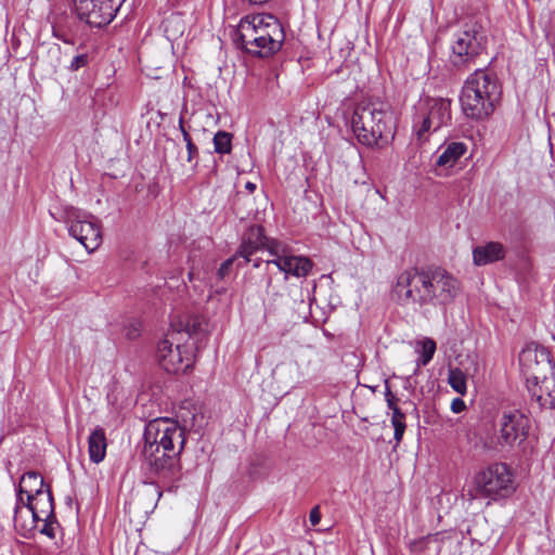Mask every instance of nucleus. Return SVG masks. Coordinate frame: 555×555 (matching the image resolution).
Masks as SVG:
<instances>
[{
    "instance_id": "4",
    "label": "nucleus",
    "mask_w": 555,
    "mask_h": 555,
    "mask_svg": "<svg viewBox=\"0 0 555 555\" xmlns=\"http://www.w3.org/2000/svg\"><path fill=\"white\" fill-rule=\"evenodd\" d=\"M502 95L501 83L494 73L477 68L462 88L460 101L464 115L474 120H483L493 114Z\"/></svg>"
},
{
    "instance_id": "41",
    "label": "nucleus",
    "mask_w": 555,
    "mask_h": 555,
    "mask_svg": "<svg viewBox=\"0 0 555 555\" xmlns=\"http://www.w3.org/2000/svg\"><path fill=\"white\" fill-rule=\"evenodd\" d=\"M271 289H273V283H272V276L267 278V292L269 293Z\"/></svg>"
},
{
    "instance_id": "18",
    "label": "nucleus",
    "mask_w": 555,
    "mask_h": 555,
    "mask_svg": "<svg viewBox=\"0 0 555 555\" xmlns=\"http://www.w3.org/2000/svg\"><path fill=\"white\" fill-rule=\"evenodd\" d=\"M44 487V480L39 473L34 470L25 473L16 487L15 505L24 504L25 501L31 504V499L41 495L46 490Z\"/></svg>"
},
{
    "instance_id": "13",
    "label": "nucleus",
    "mask_w": 555,
    "mask_h": 555,
    "mask_svg": "<svg viewBox=\"0 0 555 555\" xmlns=\"http://www.w3.org/2000/svg\"><path fill=\"white\" fill-rule=\"evenodd\" d=\"M530 421L518 410L505 411L500 418V443L514 446L524 442L529 434Z\"/></svg>"
},
{
    "instance_id": "23",
    "label": "nucleus",
    "mask_w": 555,
    "mask_h": 555,
    "mask_svg": "<svg viewBox=\"0 0 555 555\" xmlns=\"http://www.w3.org/2000/svg\"><path fill=\"white\" fill-rule=\"evenodd\" d=\"M286 261L287 264L282 272L285 281L288 276L306 278L313 268V262L305 256L289 255Z\"/></svg>"
},
{
    "instance_id": "20",
    "label": "nucleus",
    "mask_w": 555,
    "mask_h": 555,
    "mask_svg": "<svg viewBox=\"0 0 555 555\" xmlns=\"http://www.w3.org/2000/svg\"><path fill=\"white\" fill-rule=\"evenodd\" d=\"M505 257V247L499 242H489L473 249V259L476 266H486L502 260Z\"/></svg>"
},
{
    "instance_id": "35",
    "label": "nucleus",
    "mask_w": 555,
    "mask_h": 555,
    "mask_svg": "<svg viewBox=\"0 0 555 555\" xmlns=\"http://www.w3.org/2000/svg\"><path fill=\"white\" fill-rule=\"evenodd\" d=\"M88 63V56L87 54H79V55H76L72 62H70V65H69V69L70 70H78L80 67H83L86 66Z\"/></svg>"
},
{
    "instance_id": "3",
    "label": "nucleus",
    "mask_w": 555,
    "mask_h": 555,
    "mask_svg": "<svg viewBox=\"0 0 555 555\" xmlns=\"http://www.w3.org/2000/svg\"><path fill=\"white\" fill-rule=\"evenodd\" d=\"M350 124L359 143L367 147H383L395 137L393 115L389 105L384 102H359L353 109Z\"/></svg>"
},
{
    "instance_id": "44",
    "label": "nucleus",
    "mask_w": 555,
    "mask_h": 555,
    "mask_svg": "<svg viewBox=\"0 0 555 555\" xmlns=\"http://www.w3.org/2000/svg\"><path fill=\"white\" fill-rule=\"evenodd\" d=\"M23 519H24V521L28 522L30 518L28 516H26V514H23Z\"/></svg>"
},
{
    "instance_id": "24",
    "label": "nucleus",
    "mask_w": 555,
    "mask_h": 555,
    "mask_svg": "<svg viewBox=\"0 0 555 555\" xmlns=\"http://www.w3.org/2000/svg\"><path fill=\"white\" fill-rule=\"evenodd\" d=\"M437 349L436 341L433 338L426 337L417 341L415 351L418 353L416 366H426L434 358Z\"/></svg>"
},
{
    "instance_id": "1",
    "label": "nucleus",
    "mask_w": 555,
    "mask_h": 555,
    "mask_svg": "<svg viewBox=\"0 0 555 555\" xmlns=\"http://www.w3.org/2000/svg\"><path fill=\"white\" fill-rule=\"evenodd\" d=\"M185 429L169 417L146 423L141 457L159 487L172 491L182 478L181 454L185 447Z\"/></svg>"
},
{
    "instance_id": "28",
    "label": "nucleus",
    "mask_w": 555,
    "mask_h": 555,
    "mask_svg": "<svg viewBox=\"0 0 555 555\" xmlns=\"http://www.w3.org/2000/svg\"><path fill=\"white\" fill-rule=\"evenodd\" d=\"M263 249H266L270 254V256H283V254H287V248L283 243L275 238H270L268 236H266Z\"/></svg>"
},
{
    "instance_id": "21",
    "label": "nucleus",
    "mask_w": 555,
    "mask_h": 555,
    "mask_svg": "<svg viewBox=\"0 0 555 555\" xmlns=\"http://www.w3.org/2000/svg\"><path fill=\"white\" fill-rule=\"evenodd\" d=\"M466 152L467 145L464 142L452 141L444 143L437 152L436 166L451 168Z\"/></svg>"
},
{
    "instance_id": "12",
    "label": "nucleus",
    "mask_w": 555,
    "mask_h": 555,
    "mask_svg": "<svg viewBox=\"0 0 555 555\" xmlns=\"http://www.w3.org/2000/svg\"><path fill=\"white\" fill-rule=\"evenodd\" d=\"M519 362L526 380H537L543 375L555 373L551 352L535 343L528 344L521 350Z\"/></svg>"
},
{
    "instance_id": "37",
    "label": "nucleus",
    "mask_w": 555,
    "mask_h": 555,
    "mask_svg": "<svg viewBox=\"0 0 555 555\" xmlns=\"http://www.w3.org/2000/svg\"><path fill=\"white\" fill-rule=\"evenodd\" d=\"M466 409L465 402L461 398H454L451 402L453 413H461Z\"/></svg>"
},
{
    "instance_id": "8",
    "label": "nucleus",
    "mask_w": 555,
    "mask_h": 555,
    "mask_svg": "<svg viewBox=\"0 0 555 555\" xmlns=\"http://www.w3.org/2000/svg\"><path fill=\"white\" fill-rule=\"evenodd\" d=\"M451 100L427 96L418 104L414 127L418 139L428 131H437L451 125Z\"/></svg>"
},
{
    "instance_id": "11",
    "label": "nucleus",
    "mask_w": 555,
    "mask_h": 555,
    "mask_svg": "<svg viewBox=\"0 0 555 555\" xmlns=\"http://www.w3.org/2000/svg\"><path fill=\"white\" fill-rule=\"evenodd\" d=\"M68 233L76 238L88 251H93L102 244L100 221L77 209L67 212Z\"/></svg>"
},
{
    "instance_id": "19",
    "label": "nucleus",
    "mask_w": 555,
    "mask_h": 555,
    "mask_svg": "<svg viewBox=\"0 0 555 555\" xmlns=\"http://www.w3.org/2000/svg\"><path fill=\"white\" fill-rule=\"evenodd\" d=\"M271 33H273V23H264L261 16L245 17L238 24L235 41L236 43H251L260 37V34L268 35Z\"/></svg>"
},
{
    "instance_id": "6",
    "label": "nucleus",
    "mask_w": 555,
    "mask_h": 555,
    "mask_svg": "<svg viewBox=\"0 0 555 555\" xmlns=\"http://www.w3.org/2000/svg\"><path fill=\"white\" fill-rule=\"evenodd\" d=\"M516 490L514 474L505 463H494L477 473L474 486L468 489L469 500L490 499L498 501L509 498Z\"/></svg>"
},
{
    "instance_id": "26",
    "label": "nucleus",
    "mask_w": 555,
    "mask_h": 555,
    "mask_svg": "<svg viewBox=\"0 0 555 555\" xmlns=\"http://www.w3.org/2000/svg\"><path fill=\"white\" fill-rule=\"evenodd\" d=\"M232 139L233 134L228 131L219 130L216 132L212 139L215 152L221 155L230 154L232 151Z\"/></svg>"
},
{
    "instance_id": "27",
    "label": "nucleus",
    "mask_w": 555,
    "mask_h": 555,
    "mask_svg": "<svg viewBox=\"0 0 555 555\" xmlns=\"http://www.w3.org/2000/svg\"><path fill=\"white\" fill-rule=\"evenodd\" d=\"M448 383L451 388L457 393L464 396L467 391L466 375L465 373L455 367L450 369L448 374Z\"/></svg>"
},
{
    "instance_id": "9",
    "label": "nucleus",
    "mask_w": 555,
    "mask_h": 555,
    "mask_svg": "<svg viewBox=\"0 0 555 555\" xmlns=\"http://www.w3.org/2000/svg\"><path fill=\"white\" fill-rule=\"evenodd\" d=\"M55 519L54 501L51 488L46 487L41 495L31 499V504L15 505L14 526L23 531H31L36 528L38 520Z\"/></svg>"
},
{
    "instance_id": "38",
    "label": "nucleus",
    "mask_w": 555,
    "mask_h": 555,
    "mask_svg": "<svg viewBox=\"0 0 555 555\" xmlns=\"http://www.w3.org/2000/svg\"><path fill=\"white\" fill-rule=\"evenodd\" d=\"M179 129H180V131L182 133L183 141L185 142V144H188L189 141H193L191 134L189 133L188 129L184 126V121H183V117L182 116L179 119Z\"/></svg>"
},
{
    "instance_id": "43",
    "label": "nucleus",
    "mask_w": 555,
    "mask_h": 555,
    "mask_svg": "<svg viewBox=\"0 0 555 555\" xmlns=\"http://www.w3.org/2000/svg\"><path fill=\"white\" fill-rule=\"evenodd\" d=\"M253 261H254V267H255V268H259V267H260V263H261V260H260V259L256 258V259H255V260H253Z\"/></svg>"
},
{
    "instance_id": "5",
    "label": "nucleus",
    "mask_w": 555,
    "mask_h": 555,
    "mask_svg": "<svg viewBox=\"0 0 555 555\" xmlns=\"http://www.w3.org/2000/svg\"><path fill=\"white\" fill-rule=\"evenodd\" d=\"M488 31L480 21L468 20L453 35L449 62L457 72L469 70L488 53Z\"/></svg>"
},
{
    "instance_id": "40",
    "label": "nucleus",
    "mask_w": 555,
    "mask_h": 555,
    "mask_svg": "<svg viewBox=\"0 0 555 555\" xmlns=\"http://www.w3.org/2000/svg\"><path fill=\"white\" fill-rule=\"evenodd\" d=\"M53 36L60 40H62L65 43H73L72 40H69L64 35L60 34L56 29H53Z\"/></svg>"
},
{
    "instance_id": "32",
    "label": "nucleus",
    "mask_w": 555,
    "mask_h": 555,
    "mask_svg": "<svg viewBox=\"0 0 555 555\" xmlns=\"http://www.w3.org/2000/svg\"><path fill=\"white\" fill-rule=\"evenodd\" d=\"M186 146V151H188V157H186V160L188 163H194V167L197 166L198 164V155H199V151H198V147L196 146V144L193 142V141H189L188 144H185Z\"/></svg>"
},
{
    "instance_id": "22",
    "label": "nucleus",
    "mask_w": 555,
    "mask_h": 555,
    "mask_svg": "<svg viewBox=\"0 0 555 555\" xmlns=\"http://www.w3.org/2000/svg\"><path fill=\"white\" fill-rule=\"evenodd\" d=\"M106 435L105 430L96 426L88 437V452L90 461L94 464L101 463L106 455Z\"/></svg>"
},
{
    "instance_id": "25",
    "label": "nucleus",
    "mask_w": 555,
    "mask_h": 555,
    "mask_svg": "<svg viewBox=\"0 0 555 555\" xmlns=\"http://www.w3.org/2000/svg\"><path fill=\"white\" fill-rule=\"evenodd\" d=\"M388 409L391 411V425L393 426L395 429L393 438L396 440V443L399 444L402 441L404 431L406 429L405 414L398 406V404Z\"/></svg>"
},
{
    "instance_id": "30",
    "label": "nucleus",
    "mask_w": 555,
    "mask_h": 555,
    "mask_svg": "<svg viewBox=\"0 0 555 555\" xmlns=\"http://www.w3.org/2000/svg\"><path fill=\"white\" fill-rule=\"evenodd\" d=\"M433 535L428 534L426 537H422L420 539L412 540L409 543V548L412 553H422L424 552L427 546L428 542L431 540Z\"/></svg>"
},
{
    "instance_id": "7",
    "label": "nucleus",
    "mask_w": 555,
    "mask_h": 555,
    "mask_svg": "<svg viewBox=\"0 0 555 555\" xmlns=\"http://www.w3.org/2000/svg\"><path fill=\"white\" fill-rule=\"evenodd\" d=\"M178 334L179 332H169L157 345V361L169 374L185 373L192 369L195 361L192 346L188 343L181 344Z\"/></svg>"
},
{
    "instance_id": "31",
    "label": "nucleus",
    "mask_w": 555,
    "mask_h": 555,
    "mask_svg": "<svg viewBox=\"0 0 555 555\" xmlns=\"http://www.w3.org/2000/svg\"><path fill=\"white\" fill-rule=\"evenodd\" d=\"M288 256H289L288 254H283V256H281V255L271 256L272 258L267 259L264 261L267 269H269V267L271 264H274L280 272H283L285 266L287 264L286 260H287Z\"/></svg>"
},
{
    "instance_id": "34",
    "label": "nucleus",
    "mask_w": 555,
    "mask_h": 555,
    "mask_svg": "<svg viewBox=\"0 0 555 555\" xmlns=\"http://www.w3.org/2000/svg\"><path fill=\"white\" fill-rule=\"evenodd\" d=\"M385 400L387 403V408H392L398 404L397 396L391 391L389 380L385 379Z\"/></svg>"
},
{
    "instance_id": "36",
    "label": "nucleus",
    "mask_w": 555,
    "mask_h": 555,
    "mask_svg": "<svg viewBox=\"0 0 555 555\" xmlns=\"http://www.w3.org/2000/svg\"><path fill=\"white\" fill-rule=\"evenodd\" d=\"M43 521H44V525H43L42 529L40 530L41 533L53 539L55 537V532H54V528H53L52 524H53V521H55V519H48V520H43Z\"/></svg>"
},
{
    "instance_id": "33",
    "label": "nucleus",
    "mask_w": 555,
    "mask_h": 555,
    "mask_svg": "<svg viewBox=\"0 0 555 555\" xmlns=\"http://www.w3.org/2000/svg\"><path fill=\"white\" fill-rule=\"evenodd\" d=\"M236 258L240 257L234 255L233 257L227 259L221 263L220 268L217 271V275L219 279L222 280L230 273L231 267Z\"/></svg>"
},
{
    "instance_id": "29",
    "label": "nucleus",
    "mask_w": 555,
    "mask_h": 555,
    "mask_svg": "<svg viewBox=\"0 0 555 555\" xmlns=\"http://www.w3.org/2000/svg\"><path fill=\"white\" fill-rule=\"evenodd\" d=\"M164 25H165V33H167L168 36L170 35V26L176 27V29H175L176 31L171 34L172 36L183 33V24H182L179 15H172V16L166 18L164 22Z\"/></svg>"
},
{
    "instance_id": "39",
    "label": "nucleus",
    "mask_w": 555,
    "mask_h": 555,
    "mask_svg": "<svg viewBox=\"0 0 555 555\" xmlns=\"http://www.w3.org/2000/svg\"><path fill=\"white\" fill-rule=\"evenodd\" d=\"M309 520L311 522L312 526H317L320 520H321V514H320V511H319V507L315 506L313 507L311 511H310V514H309Z\"/></svg>"
},
{
    "instance_id": "17",
    "label": "nucleus",
    "mask_w": 555,
    "mask_h": 555,
    "mask_svg": "<svg viewBox=\"0 0 555 555\" xmlns=\"http://www.w3.org/2000/svg\"><path fill=\"white\" fill-rule=\"evenodd\" d=\"M264 243V229L261 225L257 224L250 225L243 234L241 245L235 253V256H238L244 259L242 263H238V267H242L247 262L251 261V256L256 251L262 250Z\"/></svg>"
},
{
    "instance_id": "42",
    "label": "nucleus",
    "mask_w": 555,
    "mask_h": 555,
    "mask_svg": "<svg viewBox=\"0 0 555 555\" xmlns=\"http://www.w3.org/2000/svg\"><path fill=\"white\" fill-rule=\"evenodd\" d=\"M245 188H246V190H248L249 192H254V191L256 190V184H255V183H253V182H249V181H248V182H246Z\"/></svg>"
},
{
    "instance_id": "15",
    "label": "nucleus",
    "mask_w": 555,
    "mask_h": 555,
    "mask_svg": "<svg viewBox=\"0 0 555 555\" xmlns=\"http://www.w3.org/2000/svg\"><path fill=\"white\" fill-rule=\"evenodd\" d=\"M531 399L539 409H555V372L537 380H526Z\"/></svg>"
},
{
    "instance_id": "10",
    "label": "nucleus",
    "mask_w": 555,
    "mask_h": 555,
    "mask_svg": "<svg viewBox=\"0 0 555 555\" xmlns=\"http://www.w3.org/2000/svg\"><path fill=\"white\" fill-rule=\"evenodd\" d=\"M125 0H73L74 12L90 27L102 28L108 25Z\"/></svg>"
},
{
    "instance_id": "14",
    "label": "nucleus",
    "mask_w": 555,
    "mask_h": 555,
    "mask_svg": "<svg viewBox=\"0 0 555 555\" xmlns=\"http://www.w3.org/2000/svg\"><path fill=\"white\" fill-rule=\"evenodd\" d=\"M284 40V34L281 26L274 21L273 33L268 35L260 34L251 43L238 42L236 43L246 53L258 56L269 57L280 51Z\"/></svg>"
},
{
    "instance_id": "2",
    "label": "nucleus",
    "mask_w": 555,
    "mask_h": 555,
    "mask_svg": "<svg viewBox=\"0 0 555 555\" xmlns=\"http://www.w3.org/2000/svg\"><path fill=\"white\" fill-rule=\"evenodd\" d=\"M459 289V281L446 269L427 266L403 270L397 278L393 293L403 304L437 307L452 302Z\"/></svg>"
},
{
    "instance_id": "16",
    "label": "nucleus",
    "mask_w": 555,
    "mask_h": 555,
    "mask_svg": "<svg viewBox=\"0 0 555 555\" xmlns=\"http://www.w3.org/2000/svg\"><path fill=\"white\" fill-rule=\"evenodd\" d=\"M170 332L178 333V337L182 339V336L185 335L188 339H192L195 349L198 351L202 349L208 339V323L204 317L193 315L189 317L185 323H180L179 328H176L172 325V330Z\"/></svg>"
}]
</instances>
